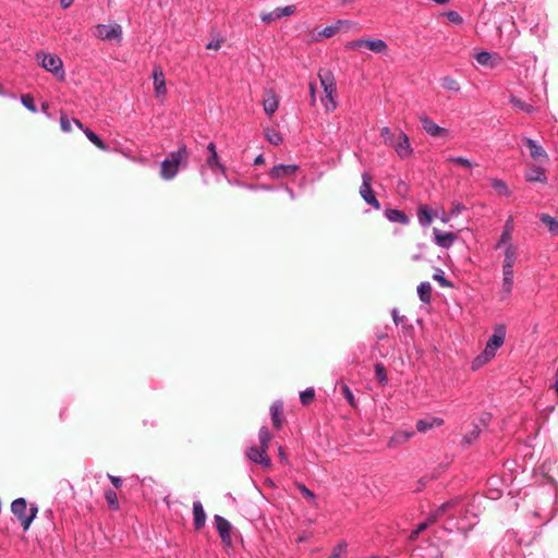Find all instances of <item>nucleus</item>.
I'll return each mask as SVG.
<instances>
[{"mask_svg":"<svg viewBox=\"0 0 558 558\" xmlns=\"http://www.w3.org/2000/svg\"><path fill=\"white\" fill-rule=\"evenodd\" d=\"M375 376L379 383H381V384L387 383L388 378H387V374H386V368L381 363H377L375 365Z\"/></svg>","mask_w":558,"mask_h":558,"instance_id":"nucleus-46","label":"nucleus"},{"mask_svg":"<svg viewBox=\"0 0 558 558\" xmlns=\"http://www.w3.org/2000/svg\"><path fill=\"white\" fill-rule=\"evenodd\" d=\"M94 36L101 40H117L120 43L122 40V27L121 25L113 24H98L94 28Z\"/></svg>","mask_w":558,"mask_h":558,"instance_id":"nucleus-6","label":"nucleus"},{"mask_svg":"<svg viewBox=\"0 0 558 558\" xmlns=\"http://www.w3.org/2000/svg\"><path fill=\"white\" fill-rule=\"evenodd\" d=\"M105 499H106L108 506L110 507V509H112V510L119 509L120 505H119L118 496L114 490L107 489L105 492Z\"/></svg>","mask_w":558,"mask_h":558,"instance_id":"nucleus-42","label":"nucleus"},{"mask_svg":"<svg viewBox=\"0 0 558 558\" xmlns=\"http://www.w3.org/2000/svg\"><path fill=\"white\" fill-rule=\"evenodd\" d=\"M282 410H283V403L280 400L275 401L270 407L271 421H272L275 428H277V429H279L281 427L282 420H281L280 415L282 413Z\"/></svg>","mask_w":558,"mask_h":558,"instance_id":"nucleus-27","label":"nucleus"},{"mask_svg":"<svg viewBox=\"0 0 558 558\" xmlns=\"http://www.w3.org/2000/svg\"><path fill=\"white\" fill-rule=\"evenodd\" d=\"M258 187H259V191H267V192L275 190L272 185H268V184H258Z\"/></svg>","mask_w":558,"mask_h":558,"instance_id":"nucleus-61","label":"nucleus"},{"mask_svg":"<svg viewBox=\"0 0 558 558\" xmlns=\"http://www.w3.org/2000/svg\"><path fill=\"white\" fill-rule=\"evenodd\" d=\"M444 421L439 417H428V418H422L418 420L416 423V429L420 433H426L427 430L441 426Z\"/></svg>","mask_w":558,"mask_h":558,"instance_id":"nucleus-24","label":"nucleus"},{"mask_svg":"<svg viewBox=\"0 0 558 558\" xmlns=\"http://www.w3.org/2000/svg\"><path fill=\"white\" fill-rule=\"evenodd\" d=\"M513 289V270L502 269V283L500 295L505 300L510 296Z\"/></svg>","mask_w":558,"mask_h":558,"instance_id":"nucleus-17","label":"nucleus"},{"mask_svg":"<svg viewBox=\"0 0 558 558\" xmlns=\"http://www.w3.org/2000/svg\"><path fill=\"white\" fill-rule=\"evenodd\" d=\"M347 551V544L339 543L335 548L329 558H343Z\"/></svg>","mask_w":558,"mask_h":558,"instance_id":"nucleus-49","label":"nucleus"},{"mask_svg":"<svg viewBox=\"0 0 558 558\" xmlns=\"http://www.w3.org/2000/svg\"><path fill=\"white\" fill-rule=\"evenodd\" d=\"M207 150L209 153V156L207 157L206 159V163L207 166L210 168V169H215V168H218L221 170V172H225L226 171V167L219 161V156H218V153L216 150V145L214 142H210L208 145H207Z\"/></svg>","mask_w":558,"mask_h":558,"instance_id":"nucleus-18","label":"nucleus"},{"mask_svg":"<svg viewBox=\"0 0 558 558\" xmlns=\"http://www.w3.org/2000/svg\"><path fill=\"white\" fill-rule=\"evenodd\" d=\"M298 489L302 493V495L312 504L315 502L316 496L315 494L310 490L304 484L298 483L296 484Z\"/></svg>","mask_w":558,"mask_h":558,"instance_id":"nucleus-47","label":"nucleus"},{"mask_svg":"<svg viewBox=\"0 0 558 558\" xmlns=\"http://www.w3.org/2000/svg\"><path fill=\"white\" fill-rule=\"evenodd\" d=\"M440 85L442 88L451 92H459L460 90V84L457 80H454L451 76H445L440 81Z\"/></svg>","mask_w":558,"mask_h":558,"instance_id":"nucleus-38","label":"nucleus"},{"mask_svg":"<svg viewBox=\"0 0 558 558\" xmlns=\"http://www.w3.org/2000/svg\"><path fill=\"white\" fill-rule=\"evenodd\" d=\"M446 16L448 19V21L452 24H461L462 23V17L461 15L457 12V11H448L446 13Z\"/></svg>","mask_w":558,"mask_h":558,"instance_id":"nucleus-53","label":"nucleus"},{"mask_svg":"<svg viewBox=\"0 0 558 558\" xmlns=\"http://www.w3.org/2000/svg\"><path fill=\"white\" fill-rule=\"evenodd\" d=\"M420 122L422 124V129L424 130V132L432 137H445L448 134L447 129L437 125L427 116H421Z\"/></svg>","mask_w":558,"mask_h":558,"instance_id":"nucleus-10","label":"nucleus"},{"mask_svg":"<svg viewBox=\"0 0 558 558\" xmlns=\"http://www.w3.org/2000/svg\"><path fill=\"white\" fill-rule=\"evenodd\" d=\"M315 398V390L313 388H306L300 393V401L302 404L307 405Z\"/></svg>","mask_w":558,"mask_h":558,"instance_id":"nucleus-44","label":"nucleus"},{"mask_svg":"<svg viewBox=\"0 0 558 558\" xmlns=\"http://www.w3.org/2000/svg\"><path fill=\"white\" fill-rule=\"evenodd\" d=\"M493 359L494 356L484 349L477 356L473 359L471 363V368L473 371H477L487 363H489Z\"/></svg>","mask_w":558,"mask_h":558,"instance_id":"nucleus-30","label":"nucleus"},{"mask_svg":"<svg viewBox=\"0 0 558 558\" xmlns=\"http://www.w3.org/2000/svg\"><path fill=\"white\" fill-rule=\"evenodd\" d=\"M523 141L530 150V156L533 159H538L541 157L547 158L545 149L536 141L529 137H524Z\"/></svg>","mask_w":558,"mask_h":558,"instance_id":"nucleus-23","label":"nucleus"},{"mask_svg":"<svg viewBox=\"0 0 558 558\" xmlns=\"http://www.w3.org/2000/svg\"><path fill=\"white\" fill-rule=\"evenodd\" d=\"M60 128L64 133H69L72 130V122L68 116L62 114L60 118Z\"/></svg>","mask_w":558,"mask_h":558,"instance_id":"nucleus-52","label":"nucleus"},{"mask_svg":"<svg viewBox=\"0 0 558 558\" xmlns=\"http://www.w3.org/2000/svg\"><path fill=\"white\" fill-rule=\"evenodd\" d=\"M21 100L25 108H27L32 112H35V98L32 95H23L21 97Z\"/></svg>","mask_w":558,"mask_h":558,"instance_id":"nucleus-48","label":"nucleus"},{"mask_svg":"<svg viewBox=\"0 0 558 558\" xmlns=\"http://www.w3.org/2000/svg\"><path fill=\"white\" fill-rule=\"evenodd\" d=\"M190 151L185 144H180L177 150L170 151L160 165V177L165 181L173 180L180 168H186Z\"/></svg>","mask_w":558,"mask_h":558,"instance_id":"nucleus-1","label":"nucleus"},{"mask_svg":"<svg viewBox=\"0 0 558 558\" xmlns=\"http://www.w3.org/2000/svg\"><path fill=\"white\" fill-rule=\"evenodd\" d=\"M517 246H507L505 251V258L502 263V269L513 270L514 263L517 260Z\"/></svg>","mask_w":558,"mask_h":558,"instance_id":"nucleus-31","label":"nucleus"},{"mask_svg":"<svg viewBox=\"0 0 558 558\" xmlns=\"http://www.w3.org/2000/svg\"><path fill=\"white\" fill-rule=\"evenodd\" d=\"M245 189L251 191H259L258 184L245 183Z\"/></svg>","mask_w":558,"mask_h":558,"instance_id":"nucleus-63","label":"nucleus"},{"mask_svg":"<svg viewBox=\"0 0 558 558\" xmlns=\"http://www.w3.org/2000/svg\"><path fill=\"white\" fill-rule=\"evenodd\" d=\"M448 161L457 163V165L465 167V168H472L474 166L473 162H471L468 158H464V157H449Z\"/></svg>","mask_w":558,"mask_h":558,"instance_id":"nucleus-50","label":"nucleus"},{"mask_svg":"<svg viewBox=\"0 0 558 558\" xmlns=\"http://www.w3.org/2000/svg\"><path fill=\"white\" fill-rule=\"evenodd\" d=\"M310 96H311V105L314 106L316 102V86L314 83H310Z\"/></svg>","mask_w":558,"mask_h":558,"instance_id":"nucleus-57","label":"nucleus"},{"mask_svg":"<svg viewBox=\"0 0 558 558\" xmlns=\"http://www.w3.org/2000/svg\"><path fill=\"white\" fill-rule=\"evenodd\" d=\"M40 65L46 71L51 72L56 77H64L63 62L57 54L44 53L41 56Z\"/></svg>","mask_w":558,"mask_h":558,"instance_id":"nucleus-7","label":"nucleus"},{"mask_svg":"<svg viewBox=\"0 0 558 558\" xmlns=\"http://www.w3.org/2000/svg\"><path fill=\"white\" fill-rule=\"evenodd\" d=\"M265 162V158L262 154L257 155L255 158H254V161H253V165L254 166H260Z\"/></svg>","mask_w":558,"mask_h":558,"instance_id":"nucleus-60","label":"nucleus"},{"mask_svg":"<svg viewBox=\"0 0 558 558\" xmlns=\"http://www.w3.org/2000/svg\"><path fill=\"white\" fill-rule=\"evenodd\" d=\"M320 85L324 89L325 97L322 98L327 112H331L337 108V86L333 74L329 70H320L318 72Z\"/></svg>","mask_w":558,"mask_h":558,"instance_id":"nucleus-2","label":"nucleus"},{"mask_svg":"<svg viewBox=\"0 0 558 558\" xmlns=\"http://www.w3.org/2000/svg\"><path fill=\"white\" fill-rule=\"evenodd\" d=\"M421 551V547L413 549L411 558H438L440 555L439 548L432 543L426 548V555H423Z\"/></svg>","mask_w":558,"mask_h":558,"instance_id":"nucleus-25","label":"nucleus"},{"mask_svg":"<svg viewBox=\"0 0 558 558\" xmlns=\"http://www.w3.org/2000/svg\"><path fill=\"white\" fill-rule=\"evenodd\" d=\"M345 48L350 50L366 48L374 53H384L387 50V44L379 38H361L348 43Z\"/></svg>","mask_w":558,"mask_h":558,"instance_id":"nucleus-5","label":"nucleus"},{"mask_svg":"<svg viewBox=\"0 0 558 558\" xmlns=\"http://www.w3.org/2000/svg\"><path fill=\"white\" fill-rule=\"evenodd\" d=\"M108 478L110 480V482L112 483V485L116 487V488H119L121 485H122V478L119 477V476H114V475H108Z\"/></svg>","mask_w":558,"mask_h":558,"instance_id":"nucleus-59","label":"nucleus"},{"mask_svg":"<svg viewBox=\"0 0 558 558\" xmlns=\"http://www.w3.org/2000/svg\"><path fill=\"white\" fill-rule=\"evenodd\" d=\"M507 337V326L504 323L495 324L493 327V333L486 341L485 350L494 357L497 351L504 345Z\"/></svg>","mask_w":558,"mask_h":558,"instance_id":"nucleus-4","label":"nucleus"},{"mask_svg":"<svg viewBox=\"0 0 558 558\" xmlns=\"http://www.w3.org/2000/svg\"><path fill=\"white\" fill-rule=\"evenodd\" d=\"M299 170V166L298 165H283V163H279V165H276L274 166L270 170H269V177L274 180H279V179H283V178H289V177H292L296 173V171Z\"/></svg>","mask_w":558,"mask_h":558,"instance_id":"nucleus-11","label":"nucleus"},{"mask_svg":"<svg viewBox=\"0 0 558 558\" xmlns=\"http://www.w3.org/2000/svg\"><path fill=\"white\" fill-rule=\"evenodd\" d=\"M267 97L263 101L264 111L267 116L271 117L278 109L279 100L274 90L266 92Z\"/></svg>","mask_w":558,"mask_h":558,"instance_id":"nucleus-20","label":"nucleus"},{"mask_svg":"<svg viewBox=\"0 0 558 558\" xmlns=\"http://www.w3.org/2000/svg\"><path fill=\"white\" fill-rule=\"evenodd\" d=\"M464 209L465 207L461 203L453 204L452 208L450 209V213L442 217V221L447 222L450 218L459 216L461 211Z\"/></svg>","mask_w":558,"mask_h":558,"instance_id":"nucleus-45","label":"nucleus"},{"mask_svg":"<svg viewBox=\"0 0 558 558\" xmlns=\"http://www.w3.org/2000/svg\"><path fill=\"white\" fill-rule=\"evenodd\" d=\"M414 436L413 430H397L389 439L388 446L390 448L398 447L408 442Z\"/></svg>","mask_w":558,"mask_h":558,"instance_id":"nucleus-21","label":"nucleus"},{"mask_svg":"<svg viewBox=\"0 0 558 558\" xmlns=\"http://www.w3.org/2000/svg\"><path fill=\"white\" fill-rule=\"evenodd\" d=\"M436 244H445L447 241L452 242L456 239L454 233L452 232H441L437 229H434Z\"/></svg>","mask_w":558,"mask_h":558,"instance_id":"nucleus-40","label":"nucleus"},{"mask_svg":"<svg viewBox=\"0 0 558 558\" xmlns=\"http://www.w3.org/2000/svg\"><path fill=\"white\" fill-rule=\"evenodd\" d=\"M433 523L434 522H430L429 517L426 519V521L421 522L409 535V542L412 543L413 541H415L416 537Z\"/></svg>","mask_w":558,"mask_h":558,"instance_id":"nucleus-41","label":"nucleus"},{"mask_svg":"<svg viewBox=\"0 0 558 558\" xmlns=\"http://www.w3.org/2000/svg\"><path fill=\"white\" fill-rule=\"evenodd\" d=\"M385 216L391 222H398L401 225H407L409 222V218L405 213L396 208L387 209L385 211Z\"/></svg>","mask_w":558,"mask_h":558,"instance_id":"nucleus-26","label":"nucleus"},{"mask_svg":"<svg viewBox=\"0 0 558 558\" xmlns=\"http://www.w3.org/2000/svg\"><path fill=\"white\" fill-rule=\"evenodd\" d=\"M510 104L518 110L520 111H524L526 113H532L535 111V108L530 105V104H526L525 101H523L522 99L515 97V96H511L510 97Z\"/></svg>","mask_w":558,"mask_h":558,"instance_id":"nucleus-35","label":"nucleus"},{"mask_svg":"<svg viewBox=\"0 0 558 558\" xmlns=\"http://www.w3.org/2000/svg\"><path fill=\"white\" fill-rule=\"evenodd\" d=\"M417 218L422 227H428L433 221L432 211L427 207H420Z\"/></svg>","mask_w":558,"mask_h":558,"instance_id":"nucleus-37","label":"nucleus"},{"mask_svg":"<svg viewBox=\"0 0 558 558\" xmlns=\"http://www.w3.org/2000/svg\"><path fill=\"white\" fill-rule=\"evenodd\" d=\"M493 59L494 56L488 51H481L475 56V60L477 61L478 64L489 68H494L496 65Z\"/></svg>","mask_w":558,"mask_h":558,"instance_id":"nucleus-36","label":"nucleus"},{"mask_svg":"<svg viewBox=\"0 0 558 558\" xmlns=\"http://www.w3.org/2000/svg\"><path fill=\"white\" fill-rule=\"evenodd\" d=\"M525 179L526 181L529 182H542V183H545L546 182V175H545V172H544V169L541 168V167H532L525 174Z\"/></svg>","mask_w":558,"mask_h":558,"instance_id":"nucleus-29","label":"nucleus"},{"mask_svg":"<svg viewBox=\"0 0 558 558\" xmlns=\"http://www.w3.org/2000/svg\"><path fill=\"white\" fill-rule=\"evenodd\" d=\"M538 218L551 234L558 235V220L556 218L548 214H539Z\"/></svg>","mask_w":558,"mask_h":558,"instance_id":"nucleus-28","label":"nucleus"},{"mask_svg":"<svg viewBox=\"0 0 558 558\" xmlns=\"http://www.w3.org/2000/svg\"><path fill=\"white\" fill-rule=\"evenodd\" d=\"M221 44H222V40H221V39H214V40L209 41V43L206 45V48H207V49H213V50H218V49H220Z\"/></svg>","mask_w":558,"mask_h":558,"instance_id":"nucleus-56","label":"nucleus"},{"mask_svg":"<svg viewBox=\"0 0 558 558\" xmlns=\"http://www.w3.org/2000/svg\"><path fill=\"white\" fill-rule=\"evenodd\" d=\"M193 515H194V526L196 530L202 529L206 522V513L204 511L203 505L199 500L193 502Z\"/></svg>","mask_w":558,"mask_h":558,"instance_id":"nucleus-22","label":"nucleus"},{"mask_svg":"<svg viewBox=\"0 0 558 558\" xmlns=\"http://www.w3.org/2000/svg\"><path fill=\"white\" fill-rule=\"evenodd\" d=\"M154 88L157 97L165 96L167 93L166 80L162 69L155 65L153 69Z\"/></svg>","mask_w":558,"mask_h":558,"instance_id":"nucleus-16","label":"nucleus"},{"mask_svg":"<svg viewBox=\"0 0 558 558\" xmlns=\"http://www.w3.org/2000/svg\"><path fill=\"white\" fill-rule=\"evenodd\" d=\"M11 511L21 522L23 530L27 531L35 519V506H31L27 513V502L25 498H16L11 504Z\"/></svg>","mask_w":558,"mask_h":558,"instance_id":"nucleus-3","label":"nucleus"},{"mask_svg":"<svg viewBox=\"0 0 558 558\" xmlns=\"http://www.w3.org/2000/svg\"><path fill=\"white\" fill-rule=\"evenodd\" d=\"M343 390V395H344V398L348 400V402L353 405L354 404V396L352 393V391L350 390V388L348 386H344L342 388Z\"/></svg>","mask_w":558,"mask_h":558,"instance_id":"nucleus-55","label":"nucleus"},{"mask_svg":"<svg viewBox=\"0 0 558 558\" xmlns=\"http://www.w3.org/2000/svg\"><path fill=\"white\" fill-rule=\"evenodd\" d=\"M74 0H60V4L63 9H68Z\"/></svg>","mask_w":558,"mask_h":558,"instance_id":"nucleus-62","label":"nucleus"},{"mask_svg":"<svg viewBox=\"0 0 558 558\" xmlns=\"http://www.w3.org/2000/svg\"><path fill=\"white\" fill-rule=\"evenodd\" d=\"M396 151L400 158H407L412 154V148L408 135L403 132L400 133Z\"/></svg>","mask_w":558,"mask_h":558,"instance_id":"nucleus-19","label":"nucleus"},{"mask_svg":"<svg viewBox=\"0 0 558 558\" xmlns=\"http://www.w3.org/2000/svg\"><path fill=\"white\" fill-rule=\"evenodd\" d=\"M434 280H436L441 287H450V282L446 279L445 272L440 269H437L433 276Z\"/></svg>","mask_w":558,"mask_h":558,"instance_id":"nucleus-51","label":"nucleus"},{"mask_svg":"<svg viewBox=\"0 0 558 558\" xmlns=\"http://www.w3.org/2000/svg\"><path fill=\"white\" fill-rule=\"evenodd\" d=\"M360 195L365 201L366 204L373 206L376 209L380 207V204L372 190V177L367 172L362 173Z\"/></svg>","mask_w":558,"mask_h":558,"instance_id":"nucleus-8","label":"nucleus"},{"mask_svg":"<svg viewBox=\"0 0 558 558\" xmlns=\"http://www.w3.org/2000/svg\"><path fill=\"white\" fill-rule=\"evenodd\" d=\"M216 529L221 537V541L226 545L231 544V524L223 517L216 514L214 517Z\"/></svg>","mask_w":558,"mask_h":558,"instance_id":"nucleus-13","label":"nucleus"},{"mask_svg":"<svg viewBox=\"0 0 558 558\" xmlns=\"http://www.w3.org/2000/svg\"><path fill=\"white\" fill-rule=\"evenodd\" d=\"M459 502L451 500L439 506L435 511L429 513L430 522H436L446 514L453 515L458 512ZM461 509H459L460 511Z\"/></svg>","mask_w":558,"mask_h":558,"instance_id":"nucleus-12","label":"nucleus"},{"mask_svg":"<svg viewBox=\"0 0 558 558\" xmlns=\"http://www.w3.org/2000/svg\"><path fill=\"white\" fill-rule=\"evenodd\" d=\"M480 433L481 429L477 426H474L473 429L464 436V441L472 444L478 437Z\"/></svg>","mask_w":558,"mask_h":558,"instance_id":"nucleus-54","label":"nucleus"},{"mask_svg":"<svg viewBox=\"0 0 558 558\" xmlns=\"http://www.w3.org/2000/svg\"><path fill=\"white\" fill-rule=\"evenodd\" d=\"M489 181H490L492 187L495 190V192L498 195L507 196V197L511 195V191L509 190L507 183L504 180L498 179V178H492Z\"/></svg>","mask_w":558,"mask_h":558,"instance_id":"nucleus-32","label":"nucleus"},{"mask_svg":"<svg viewBox=\"0 0 558 558\" xmlns=\"http://www.w3.org/2000/svg\"><path fill=\"white\" fill-rule=\"evenodd\" d=\"M391 316H392L393 323H395L396 325H399V324L403 320V318H404V316H400V315H399V312H398V310H397V308H393V310L391 311Z\"/></svg>","mask_w":558,"mask_h":558,"instance_id":"nucleus-58","label":"nucleus"},{"mask_svg":"<svg viewBox=\"0 0 558 558\" xmlns=\"http://www.w3.org/2000/svg\"><path fill=\"white\" fill-rule=\"evenodd\" d=\"M345 24H348L347 21L339 20L335 24L328 25L325 28H323V31L319 33V35H322L323 37H326V38H330V37L335 36L340 31L342 25H345Z\"/></svg>","mask_w":558,"mask_h":558,"instance_id":"nucleus-34","label":"nucleus"},{"mask_svg":"<svg viewBox=\"0 0 558 558\" xmlns=\"http://www.w3.org/2000/svg\"><path fill=\"white\" fill-rule=\"evenodd\" d=\"M73 123L83 131L86 137L99 149L104 151L109 150V146L90 129L85 128L78 119H73Z\"/></svg>","mask_w":558,"mask_h":558,"instance_id":"nucleus-15","label":"nucleus"},{"mask_svg":"<svg viewBox=\"0 0 558 558\" xmlns=\"http://www.w3.org/2000/svg\"><path fill=\"white\" fill-rule=\"evenodd\" d=\"M246 456L247 458L256 463V464H259L264 468H269L270 466V459L269 457L267 456V452L265 449L263 448H257V447H250L247 452H246Z\"/></svg>","mask_w":558,"mask_h":558,"instance_id":"nucleus-14","label":"nucleus"},{"mask_svg":"<svg viewBox=\"0 0 558 558\" xmlns=\"http://www.w3.org/2000/svg\"><path fill=\"white\" fill-rule=\"evenodd\" d=\"M380 135H381L383 137H385V138H386L388 135H390V130H389V128H387V126L383 128V129H381V131H380Z\"/></svg>","mask_w":558,"mask_h":558,"instance_id":"nucleus-64","label":"nucleus"},{"mask_svg":"<svg viewBox=\"0 0 558 558\" xmlns=\"http://www.w3.org/2000/svg\"><path fill=\"white\" fill-rule=\"evenodd\" d=\"M265 136L267 141L275 146L280 145L283 141L281 134L274 129H268L265 133Z\"/></svg>","mask_w":558,"mask_h":558,"instance_id":"nucleus-43","label":"nucleus"},{"mask_svg":"<svg viewBox=\"0 0 558 558\" xmlns=\"http://www.w3.org/2000/svg\"><path fill=\"white\" fill-rule=\"evenodd\" d=\"M258 439L260 442V448H263L267 451L270 439H271V434L266 426L260 427V429L258 432Z\"/></svg>","mask_w":558,"mask_h":558,"instance_id":"nucleus-39","label":"nucleus"},{"mask_svg":"<svg viewBox=\"0 0 558 558\" xmlns=\"http://www.w3.org/2000/svg\"><path fill=\"white\" fill-rule=\"evenodd\" d=\"M295 12V7L294 5H286V7H281V8H276L274 11L271 12H264L260 14V20L266 23V24H270L277 20H280L284 16H290L292 15L293 13Z\"/></svg>","mask_w":558,"mask_h":558,"instance_id":"nucleus-9","label":"nucleus"},{"mask_svg":"<svg viewBox=\"0 0 558 558\" xmlns=\"http://www.w3.org/2000/svg\"><path fill=\"white\" fill-rule=\"evenodd\" d=\"M417 294H418L420 300L423 303L428 304L430 302V298H432L430 283L427 281L421 282L417 287Z\"/></svg>","mask_w":558,"mask_h":558,"instance_id":"nucleus-33","label":"nucleus"}]
</instances>
